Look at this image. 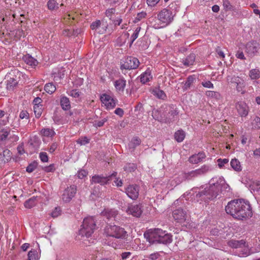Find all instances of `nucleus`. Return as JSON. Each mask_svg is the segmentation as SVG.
I'll use <instances>...</instances> for the list:
<instances>
[{"mask_svg": "<svg viewBox=\"0 0 260 260\" xmlns=\"http://www.w3.org/2000/svg\"><path fill=\"white\" fill-rule=\"evenodd\" d=\"M185 137V133L182 129H179L174 134V138L178 142H181Z\"/></svg>", "mask_w": 260, "mask_h": 260, "instance_id": "nucleus-29", "label": "nucleus"}, {"mask_svg": "<svg viewBox=\"0 0 260 260\" xmlns=\"http://www.w3.org/2000/svg\"><path fill=\"white\" fill-rule=\"evenodd\" d=\"M17 151H18V153L20 155H22L25 153L23 143H22L18 146Z\"/></svg>", "mask_w": 260, "mask_h": 260, "instance_id": "nucleus-61", "label": "nucleus"}, {"mask_svg": "<svg viewBox=\"0 0 260 260\" xmlns=\"http://www.w3.org/2000/svg\"><path fill=\"white\" fill-rule=\"evenodd\" d=\"M44 170L46 172H52L55 170L54 166L53 164H51L48 167H45Z\"/></svg>", "mask_w": 260, "mask_h": 260, "instance_id": "nucleus-62", "label": "nucleus"}, {"mask_svg": "<svg viewBox=\"0 0 260 260\" xmlns=\"http://www.w3.org/2000/svg\"><path fill=\"white\" fill-rule=\"evenodd\" d=\"M243 248L238 254V255L240 257H246L250 255V251L247 245L246 244L245 247H243Z\"/></svg>", "mask_w": 260, "mask_h": 260, "instance_id": "nucleus-43", "label": "nucleus"}, {"mask_svg": "<svg viewBox=\"0 0 260 260\" xmlns=\"http://www.w3.org/2000/svg\"><path fill=\"white\" fill-rule=\"evenodd\" d=\"M61 210L60 207H55L53 211L51 213V215L52 217L55 218L58 217L61 214Z\"/></svg>", "mask_w": 260, "mask_h": 260, "instance_id": "nucleus-49", "label": "nucleus"}, {"mask_svg": "<svg viewBox=\"0 0 260 260\" xmlns=\"http://www.w3.org/2000/svg\"><path fill=\"white\" fill-rule=\"evenodd\" d=\"M205 94L207 96L214 99L216 100H219L221 98V94L217 91H207Z\"/></svg>", "mask_w": 260, "mask_h": 260, "instance_id": "nucleus-33", "label": "nucleus"}, {"mask_svg": "<svg viewBox=\"0 0 260 260\" xmlns=\"http://www.w3.org/2000/svg\"><path fill=\"white\" fill-rule=\"evenodd\" d=\"M38 163L36 161H34L32 163L29 164L26 168V171L28 173L33 172L37 167Z\"/></svg>", "mask_w": 260, "mask_h": 260, "instance_id": "nucleus-51", "label": "nucleus"}, {"mask_svg": "<svg viewBox=\"0 0 260 260\" xmlns=\"http://www.w3.org/2000/svg\"><path fill=\"white\" fill-rule=\"evenodd\" d=\"M236 90L238 92H241L242 94H244L245 91L244 88L245 86V82L241 78L240 80L236 84Z\"/></svg>", "mask_w": 260, "mask_h": 260, "instance_id": "nucleus-37", "label": "nucleus"}, {"mask_svg": "<svg viewBox=\"0 0 260 260\" xmlns=\"http://www.w3.org/2000/svg\"><path fill=\"white\" fill-rule=\"evenodd\" d=\"M60 105L64 110H68L71 108L69 99L64 96H61L60 98Z\"/></svg>", "mask_w": 260, "mask_h": 260, "instance_id": "nucleus-27", "label": "nucleus"}, {"mask_svg": "<svg viewBox=\"0 0 260 260\" xmlns=\"http://www.w3.org/2000/svg\"><path fill=\"white\" fill-rule=\"evenodd\" d=\"M241 78L238 76H236L235 75H228L227 76L226 79L227 82L229 84H236L240 79Z\"/></svg>", "mask_w": 260, "mask_h": 260, "instance_id": "nucleus-44", "label": "nucleus"}, {"mask_svg": "<svg viewBox=\"0 0 260 260\" xmlns=\"http://www.w3.org/2000/svg\"><path fill=\"white\" fill-rule=\"evenodd\" d=\"M246 244V241L244 240H236L234 239H232L230 240L228 243V245L230 247L233 248H242L243 247H245Z\"/></svg>", "mask_w": 260, "mask_h": 260, "instance_id": "nucleus-18", "label": "nucleus"}, {"mask_svg": "<svg viewBox=\"0 0 260 260\" xmlns=\"http://www.w3.org/2000/svg\"><path fill=\"white\" fill-rule=\"evenodd\" d=\"M157 241L158 243L168 244L171 243L172 241V236L162 230V234H160Z\"/></svg>", "mask_w": 260, "mask_h": 260, "instance_id": "nucleus-17", "label": "nucleus"}, {"mask_svg": "<svg viewBox=\"0 0 260 260\" xmlns=\"http://www.w3.org/2000/svg\"><path fill=\"white\" fill-rule=\"evenodd\" d=\"M250 187L254 192L258 191L260 189V181L253 182L250 185Z\"/></svg>", "mask_w": 260, "mask_h": 260, "instance_id": "nucleus-48", "label": "nucleus"}, {"mask_svg": "<svg viewBox=\"0 0 260 260\" xmlns=\"http://www.w3.org/2000/svg\"><path fill=\"white\" fill-rule=\"evenodd\" d=\"M47 6L48 9L51 11L58 9V4L55 0L48 1Z\"/></svg>", "mask_w": 260, "mask_h": 260, "instance_id": "nucleus-42", "label": "nucleus"}, {"mask_svg": "<svg viewBox=\"0 0 260 260\" xmlns=\"http://www.w3.org/2000/svg\"><path fill=\"white\" fill-rule=\"evenodd\" d=\"M179 8V4L178 1H175L172 3L167 8L168 9H170L172 12L174 11V13L177 11L178 9Z\"/></svg>", "mask_w": 260, "mask_h": 260, "instance_id": "nucleus-47", "label": "nucleus"}, {"mask_svg": "<svg viewBox=\"0 0 260 260\" xmlns=\"http://www.w3.org/2000/svg\"><path fill=\"white\" fill-rule=\"evenodd\" d=\"M217 162H218V165L219 167L220 168H221L224 166V164H226L228 163L229 159H226V158H224V159L219 158L217 160Z\"/></svg>", "mask_w": 260, "mask_h": 260, "instance_id": "nucleus-57", "label": "nucleus"}, {"mask_svg": "<svg viewBox=\"0 0 260 260\" xmlns=\"http://www.w3.org/2000/svg\"><path fill=\"white\" fill-rule=\"evenodd\" d=\"M160 234H162V230L160 229H150L147 233H144V237L150 243H157Z\"/></svg>", "mask_w": 260, "mask_h": 260, "instance_id": "nucleus-8", "label": "nucleus"}, {"mask_svg": "<svg viewBox=\"0 0 260 260\" xmlns=\"http://www.w3.org/2000/svg\"><path fill=\"white\" fill-rule=\"evenodd\" d=\"M126 212L134 217H139L142 213V206L139 205H130L127 208Z\"/></svg>", "mask_w": 260, "mask_h": 260, "instance_id": "nucleus-14", "label": "nucleus"}, {"mask_svg": "<svg viewBox=\"0 0 260 260\" xmlns=\"http://www.w3.org/2000/svg\"><path fill=\"white\" fill-rule=\"evenodd\" d=\"M206 155L203 152H199L197 154H193L189 158V161L193 164H197L205 158Z\"/></svg>", "mask_w": 260, "mask_h": 260, "instance_id": "nucleus-19", "label": "nucleus"}, {"mask_svg": "<svg viewBox=\"0 0 260 260\" xmlns=\"http://www.w3.org/2000/svg\"><path fill=\"white\" fill-rule=\"evenodd\" d=\"M125 193L129 198L136 200L139 196V187L137 185H129L125 188Z\"/></svg>", "mask_w": 260, "mask_h": 260, "instance_id": "nucleus-13", "label": "nucleus"}, {"mask_svg": "<svg viewBox=\"0 0 260 260\" xmlns=\"http://www.w3.org/2000/svg\"><path fill=\"white\" fill-rule=\"evenodd\" d=\"M196 172L194 170L189 172L188 173H184L182 175V179L184 180H191L193 178L197 177Z\"/></svg>", "mask_w": 260, "mask_h": 260, "instance_id": "nucleus-38", "label": "nucleus"}, {"mask_svg": "<svg viewBox=\"0 0 260 260\" xmlns=\"http://www.w3.org/2000/svg\"><path fill=\"white\" fill-rule=\"evenodd\" d=\"M232 168L236 171H240L242 168L240 161L236 158L232 159L230 162Z\"/></svg>", "mask_w": 260, "mask_h": 260, "instance_id": "nucleus-35", "label": "nucleus"}, {"mask_svg": "<svg viewBox=\"0 0 260 260\" xmlns=\"http://www.w3.org/2000/svg\"><path fill=\"white\" fill-rule=\"evenodd\" d=\"M252 80L257 79L260 78V71L258 69H252L249 72V74Z\"/></svg>", "mask_w": 260, "mask_h": 260, "instance_id": "nucleus-39", "label": "nucleus"}, {"mask_svg": "<svg viewBox=\"0 0 260 260\" xmlns=\"http://www.w3.org/2000/svg\"><path fill=\"white\" fill-rule=\"evenodd\" d=\"M178 114V112L175 109L172 108L171 109L167 115V121H166V122H170L174 120L175 117Z\"/></svg>", "mask_w": 260, "mask_h": 260, "instance_id": "nucleus-34", "label": "nucleus"}, {"mask_svg": "<svg viewBox=\"0 0 260 260\" xmlns=\"http://www.w3.org/2000/svg\"><path fill=\"white\" fill-rule=\"evenodd\" d=\"M56 89V86L53 83L46 84L44 86V90L49 94H52Z\"/></svg>", "mask_w": 260, "mask_h": 260, "instance_id": "nucleus-40", "label": "nucleus"}, {"mask_svg": "<svg viewBox=\"0 0 260 260\" xmlns=\"http://www.w3.org/2000/svg\"><path fill=\"white\" fill-rule=\"evenodd\" d=\"M172 215L174 220L179 223L185 222L187 217L186 211L181 208L174 210Z\"/></svg>", "mask_w": 260, "mask_h": 260, "instance_id": "nucleus-10", "label": "nucleus"}, {"mask_svg": "<svg viewBox=\"0 0 260 260\" xmlns=\"http://www.w3.org/2000/svg\"><path fill=\"white\" fill-rule=\"evenodd\" d=\"M34 112L37 118H39L42 114V108L40 107L39 106H34Z\"/></svg>", "mask_w": 260, "mask_h": 260, "instance_id": "nucleus-50", "label": "nucleus"}, {"mask_svg": "<svg viewBox=\"0 0 260 260\" xmlns=\"http://www.w3.org/2000/svg\"><path fill=\"white\" fill-rule=\"evenodd\" d=\"M216 52L220 58H224V57H225L224 54L223 52L220 49V48L219 47H217L216 48Z\"/></svg>", "mask_w": 260, "mask_h": 260, "instance_id": "nucleus-63", "label": "nucleus"}, {"mask_svg": "<svg viewBox=\"0 0 260 260\" xmlns=\"http://www.w3.org/2000/svg\"><path fill=\"white\" fill-rule=\"evenodd\" d=\"M17 81L14 78H10L7 81L6 88L9 91L14 90V87L17 85Z\"/></svg>", "mask_w": 260, "mask_h": 260, "instance_id": "nucleus-36", "label": "nucleus"}, {"mask_svg": "<svg viewBox=\"0 0 260 260\" xmlns=\"http://www.w3.org/2000/svg\"><path fill=\"white\" fill-rule=\"evenodd\" d=\"M211 170V168L210 166L208 165H204L201 167V168L195 170V172L197 175V176H200L202 175H204L207 173Z\"/></svg>", "mask_w": 260, "mask_h": 260, "instance_id": "nucleus-26", "label": "nucleus"}, {"mask_svg": "<svg viewBox=\"0 0 260 260\" xmlns=\"http://www.w3.org/2000/svg\"><path fill=\"white\" fill-rule=\"evenodd\" d=\"M151 93L159 99L164 100L166 98V94L165 92L159 88H155L153 89Z\"/></svg>", "mask_w": 260, "mask_h": 260, "instance_id": "nucleus-30", "label": "nucleus"}, {"mask_svg": "<svg viewBox=\"0 0 260 260\" xmlns=\"http://www.w3.org/2000/svg\"><path fill=\"white\" fill-rule=\"evenodd\" d=\"M39 157L42 162H46L48 161V156L46 152H40L39 154Z\"/></svg>", "mask_w": 260, "mask_h": 260, "instance_id": "nucleus-55", "label": "nucleus"}, {"mask_svg": "<svg viewBox=\"0 0 260 260\" xmlns=\"http://www.w3.org/2000/svg\"><path fill=\"white\" fill-rule=\"evenodd\" d=\"M40 133L42 136L47 137H52L55 135V133L53 129L49 128H44L42 129Z\"/></svg>", "mask_w": 260, "mask_h": 260, "instance_id": "nucleus-32", "label": "nucleus"}, {"mask_svg": "<svg viewBox=\"0 0 260 260\" xmlns=\"http://www.w3.org/2000/svg\"><path fill=\"white\" fill-rule=\"evenodd\" d=\"M152 76L150 70H146L144 73L140 76V81L143 84H145L149 82L152 79Z\"/></svg>", "mask_w": 260, "mask_h": 260, "instance_id": "nucleus-24", "label": "nucleus"}, {"mask_svg": "<svg viewBox=\"0 0 260 260\" xmlns=\"http://www.w3.org/2000/svg\"><path fill=\"white\" fill-rule=\"evenodd\" d=\"M29 117V113L26 111L23 110L20 112L19 114V117L22 119H25L26 120H28Z\"/></svg>", "mask_w": 260, "mask_h": 260, "instance_id": "nucleus-58", "label": "nucleus"}, {"mask_svg": "<svg viewBox=\"0 0 260 260\" xmlns=\"http://www.w3.org/2000/svg\"><path fill=\"white\" fill-rule=\"evenodd\" d=\"M28 260H38V255L37 251L36 250H31L29 251L28 253Z\"/></svg>", "mask_w": 260, "mask_h": 260, "instance_id": "nucleus-46", "label": "nucleus"}, {"mask_svg": "<svg viewBox=\"0 0 260 260\" xmlns=\"http://www.w3.org/2000/svg\"><path fill=\"white\" fill-rule=\"evenodd\" d=\"M115 87L119 92H123L126 85V80L124 79H119L114 82Z\"/></svg>", "mask_w": 260, "mask_h": 260, "instance_id": "nucleus-23", "label": "nucleus"}, {"mask_svg": "<svg viewBox=\"0 0 260 260\" xmlns=\"http://www.w3.org/2000/svg\"><path fill=\"white\" fill-rule=\"evenodd\" d=\"M196 78L194 76H189L183 86L184 90H187L190 88L191 85L193 83Z\"/></svg>", "mask_w": 260, "mask_h": 260, "instance_id": "nucleus-41", "label": "nucleus"}, {"mask_svg": "<svg viewBox=\"0 0 260 260\" xmlns=\"http://www.w3.org/2000/svg\"><path fill=\"white\" fill-rule=\"evenodd\" d=\"M101 101L107 109H112L115 107L117 100L110 95L103 94L101 96Z\"/></svg>", "mask_w": 260, "mask_h": 260, "instance_id": "nucleus-12", "label": "nucleus"}, {"mask_svg": "<svg viewBox=\"0 0 260 260\" xmlns=\"http://www.w3.org/2000/svg\"><path fill=\"white\" fill-rule=\"evenodd\" d=\"M140 64L139 60L132 56L126 57L121 64V70H133L137 69Z\"/></svg>", "mask_w": 260, "mask_h": 260, "instance_id": "nucleus-6", "label": "nucleus"}, {"mask_svg": "<svg viewBox=\"0 0 260 260\" xmlns=\"http://www.w3.org/2000/svg\"><path fill=\"white\" fill-rule=\"evenodd\" d=\"M37 198L36 197H33L27 200H26L24 203V206L25 208L30 209L34 207L37 204Z\"/></svg>", "mask_w": 260, "mask_h": 260, "instance_id": "nucleus-31", "label": "nucleus"}, {"mask_svg": "<svg viewBox=\"0 0 260 260\" xmlns=\"http://www.w3.org/2000/svg\"><path fill=\"white\" fill-rule=\"evenodd\" d=\"M175 15L170 9L164 8L158 13L157 18L161 24L166 26L173 21Z\"/></svg>", "mask_w": 260, "mask_h": 260, "instance_id": "nucleus-5", "label": "nucleus"}, {"mask_svg": "<svg viewBox=\"0 0 260 260\" xmlns=\"http://www.w3.org/2000/svg\"><path fill=\"white\" fill-rule=\"evenodd\" d=\"M253 127L255 129L260 128V116H256L253 120V122L252 123Z\"/></svg>", "mask_w": 260, "mask_h": 260, "instance_id": "nucleus-54", "label": "nucleus"}, {"mask_svg": "<svg viewBox=\"0 0 260 260\" xmlns=\"http://www.w3.org/2000/svg\"><path fill=\"white\" fill-rule=\"evenodd\" d=\"M101 26H102V29L98 30V32L103 34L105 32L108 27V25L105 24L104 21L101 22L99 20H96L91 24L90 28L92 30H96L99 29Z\"/></svg>", "mask_w": 260, "mask_h": 260, "instance_id": "nucleus-16", "label": "nucleus"}, {"mask_svg": "<svg viewBox=\"0 0 260 260\" xmlns=\"http://www.w3.org/2000/svg\"><path fill=\"white\" fill-rule=\"evenodd\" d=\"M137 168V166L135 164L128 163L124 167L123 169L127 172H134Z\"/></svg>", "mask_w": 260, "mask_h": 260, "instance_id": "nucleus-45", "label": "nucleus"}, {"mask_svg": "<svg viewBox=\"0 0 260 260\" xmlns=\"http://www.w3.org/2000/svg\"><path fill=\"white\" fill-rule=\"evenodd\" d=\"M141 140L138 137H134L128 144V147L131 152L134 151L136 147L140 145Z\"/></svg>", "mask_w": 260, "mask_h": 260, "instance_id": "nucleus-21", "label": "nucleus"}, {"mask_svg": "<svg viewBox=\"0 0 260 260\" xmlns=\"http://www.w3.org/2000/svg\"><path fill=\"white\" fill-rule=\"evenodd\" d=\"M223 6L224 8L226 10H232L233 9V7L231 4L229 0H223Z\"/></svg>", "mask_w": 260, "mask_h": 260, "instance_id": "nucleus-53", "label": "nucleus"}, {"mask_svg": "<svg viewBox=\"0 0 260 260\" xmlns=\"http://www.w3.org/2000/svg\"><path fill=\"white\" fill-rule=\"evenodd\" d=\"M196 55L193 53L190 54L186 58L183 59L182 63L186 67L192 65L195 61Z\"/></svg>", "mask_w": 260, "mask_h": 260, "instance_id": "nucleus-25", "label": "nucleus"}, {"mask_svg": "<svg viewBox=\"0 0 260 260\" xmlns=\"http://www.w3.org/2000/svg\"><path fill=\"white\" fill-rule=\"evenodd\" d=\"M23 60L27 64L31 66L35 67L38 64V61L37 59L32 57L29 54H26L23 56Z\"/></svg>", "mask_w": 260, "mask_h": 260, "instance_id": "nucleus-22", "label": "nucleus"}, {"mask_svg": "<svg viewBox=\"0 0 260 260\" xmlns=\"http://www.w3.org/2000/svg\"><path fill=\"white\" fill-rule=\"evenodd\" d=\"M213 182L214 179H212L210 181L209 186L199 191L197 193L196 197L201 198L202 200L205 202L209 200H213L221 192L222 188L227 185L222 180L217 181L216 182Z\"/></svg>", "mask_w": 260, "mask_h": 260, "instance_id": "nucleus-2", "label": "nucleus"}, {"mask_svg": "<svg viewBox=\"0 0 260 260\" xmlns=\"http://www.w3.org/2000/svg\"><path fill=\"white\" fill-rule=\"evenodd\" d=\"M88 173L84 170H81L78 172L77 174V177L80 179H82L84 177H86Z\"/></svg>", "mask_w": 260, "mask_h": 260, "instance_id": "nucleus-59", "label": "nucleus"}, {"mask_svg": "<svg viewBox=\"0 0 260 260\" xmlns=\"http://www.w3.org/2000/svg\"><path fill=\"white\" fill-rule=\"evenodd\" d=\"M140 29H141V27H138L135 30V32H134V34H133V35L132 36V37H131L132 40V42H131V45L138 37L139 34V32L140 31Z\"/></svg>", "mask_w": 260, "mask_h": 260, "instance_id": "nucleus-56", "label": "nucleus"}, {"mask_svg": "<svg viewBox=\"0 0 260 260\" xmlns=\"http://www.w3.org/2000/svg\"><path fill=\"white\" fill-rule=\"evenodd\" d=\"M236 109L240 116L245 117L249 113V107L244 102H239L236 104Z\"/></svg>", "mask_w": 260, "mask_h": 260, "instance_id": "nucleus-15", "label": "nucleus"}, {"mask_svg": "<svg viewBox=\"0 0 260 260\" xmlns=\"http://www.w3.org/2000/svg\"><path fill=\"white\" fill-rule=\"evenodd\" d=\"M77 192V187L74 185L68 187L63 191L62 195V200L68 203L71 201L72 198L75 196Z\"/></svg>", "mask_w": 260, "mask_h": 260, "instance_id": "nucleus-9", "label": "nucleus"}, {"mask_svg": "<svg viewBox=\"0 0 260 260\" xmlns=\"http://www.w3.org/2000/svg\"><path fill=\"white\" fill-rule=\"evenodd\" d=\"M102 214L109 220L115 217L117 214V211L115 209H106L102 212Z\"/></svg>", "mask_w": 260, "mask_h": 260, "instance_id": "nucleus-20", "label": "nucleus"}, {"mask_svg": "<svg viewBox=\"0 0 260 260\" xmlns=\"http://www.w3.org/2000/svg\"><path fill=\"white\" fill-rule=\"evenodd\" d=\"M226 212L234 218L243 220L252 216L251 206L243 199L234 200L225 206Z\"/></svg>", "mask_w": 260, "mask_h": 260, "instance_id": "nucleus-1", "label": "nucleus"}, {"mask_svg": "<svg viewBox=\"0 0 260 260\" xmlns=\"http://www.w3.org/2000/svg\"><path fill=\"white\" fill-rule=\"evenodd\" d=\"M117 173L114 172L111 175L104 176L103 175H95L92 177L91 180V184L99 183L101 185H104L109 183V182L112 180L113 177H116Z\"/></svg>", "mask_w": 260, "mask_h": 260, "instance_id": "nucleus-7", "label": "nucleus"}, {"mask_svg": "<svg viewBox=\"0 0 260 260\" xmlns=\"http://www.w3.org/2000/svg\"><path fill=\"white\" fill-rule=\"evenodd\" d=\"M89 142V140L86 137H82L77 140V143L81 145H85Z\"/></svg>", "mask_w": 260, "mask_h": 260, "instance_id": "nucleus-52", "label": "nucleus"}, {"mask_svg": "<svg viewBox=\"0 0 260 260\" xmlns=\"http://www.w3.org/2000/svg\"><path fill=\"white\" fill-rule=\"evenodd\" d=\"M259 49V44L256 41H252L247 43L245 47V51L250 56H254Z\"/></svg>", "mask_w": 260, "mask_h": 260, "instance_id": "nucleus-11", "label": "nucleus"}, {"mask_svg": "<svg viewBox=\"0 0 260 260\" xmlns=\"http://www.w3.org/2000/svg\"><path fill=\"white\" fill-rule=\"evenodd\" d=\"M114 113L119 116L120 117H122L124 114V111L123 110L120 108H117L116 109V110L114 111Z\"/></svg>", "mask_w": 260, "mask_h": 260, "instance_id": "nucleus-64", "label": "nucleus"}, {"mask_svg": "<svg viewBox=\"0 0 260 260\" xmlns=\"http://www.w3.org/2000/svg\"><path fill=\"white\" fill-rule=\"evenodd\" d=\"M11 154L12 153L9 150L7 149L4 150L3 152V154H1V155L2 156V158L1 157V162L3 164H5L11 160Z\"/></svg>", "mask_w": 260, "mask_h": 260, "instance_id": "nucleus-28", "label": "nucleus"}, {"mask_svg": "<svg viewBox=\"0 0 260 260\" xmlns=\"http://www.w3.org/2000/svg\"><path fill=\"white\" fill-rule=\"evenodd\" d=\"M82 229L80 233L82 235H85L86 238L91 236L96 229V221L92 216L85 217L82 224Z\"/></svg>", "mask_w": 260, "mask_h": 260, "instance_id": "nucleus-4", "label": "nucleus"}, {"mask_svg": "<svg viewBox=\"0 0 260 260\" xmlns=\"http://www.w3.org/2000/svg\"><path fill=\"white\" fill-rule=\"evenodd\" d=\"M202 85L206 88H213L214 85L210 81H205L202 82Z\"/></svg>", "mask_w": 260, "mask_h": 260, "instance_id": "nucleus-60", "label": "nucleus"}, {"mask_svg": "<svg viewBox=\"0 0 260 260\" xmlns=\"http://www.w3.org/2000/svg\"><path fill=\"white\" fill-rule=\"evenodd\" d=\"M105 233L107 236L116 239H125L128 236L124 228L116 225H107L105 229Z\"/></svg>", "mask_w": 260, "mask_h": 260, "instance_id": "nucleus-3", "label": "nucleus"}]
</instances>
